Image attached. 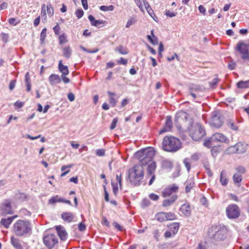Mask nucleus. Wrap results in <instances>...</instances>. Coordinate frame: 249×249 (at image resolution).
<instances>
[{"label":"nucleus","mask_w":249,"mask_h":249,"mask_svg":"<svg viewBox=\"0 0 249 249\" xmlns=\"http://www.w3.org/2000/svg\"><path fill=\"white\" fill-rule=\"evenodd\" d=\"M211 124L215 128H219L223 124L220 118L217 115L216 113L215 112H213L212 113Z\"/></svg>","instance_id":"2eb2a0df"},{"label":"nucleus","mask_w":249,"mask_h":249,"mask_svg":"<svg viewBox=\"0 0 249 249\" xmlns=\"http://www.w3.org/2000/svg\"><path fill=\"white\" fill-rule=\"evenodd\" d=\"M58 69L62 74L68 75L69 73L68 67L63 65L62 60H60L58 63Z\"/></svg>","instance_id":"393cba45"},{"label":"nucleus","mask_w":249,"mask_h":249,"mask_svg":"<svg viewBox=\"0 0 249 249\" xmlns=\"http://www.w3.org/2000/svg\"><path fill=\"white\" fill-rule=\"evenodd\" d=\"M55 230L60 238L62 240H65L67 238V233L64 228L60 225L55 227Z\"/></svg>","instance_id":"f3484780"},{"label":"nucleus","mask_w":249,"mask_h":249,"mask_svg":"<svg viewBox=\"0 0 249 249\" xmlns=\"http://www.w3.org/2000/svg\"><path fill=\"white\" fill-rule=\"evenodd\" d=\"M178 196L176 195H173L170 198L166 199L163 201L162 206L166 207L173 204L177 199Z\"/></svg>","instance_id":"4be33fe9"},{"label":"nucleus","mask_w":249,"mask_h":249,"mask_svg":"<svg viewBox=\"0 0 249 249\" xmlns=\"http://www.w3.org/2000/svg\"><path fill=\"white\" fill-rule=\"evenodd\" d=\"M109 102L112 106L114 107L116 105L117 100L113 97V96H110L109 98Z\"/></svg>","instance_id":"864d4df0"},{"label":"nucleus","mask_w":249,"mask_h":249,"mask_svg":"<svg viewBox=\"0 0 249 249\" xmlns=\"http://www.w3.org/2000/svg\"><path fill=\"white\" fill-rule=\"evenodd\" d=\"M46 9L47 10V14L49 17H51L53 15L54 10L51 4H47V5L46 6Z\"/></svg>","instance_id":"4c0bfd02"},{"label":"nucleus","mask_w":249,"mask_h":249,"mask_svg":"<svg viewBox=\"0 0 249 249\" xmlns=\"http://www.w3.org/2000/svg\"><path fill=\"white\" fill-rule=\"evenodd\" d=\"M236 172L233 176L234 182L236 183H240L242 179V175L245 172V169L244 167L240 166L236 169Z\"/></svg>","instance_id":"4468645a"},{"label":"nucleus","mask_w":249,"mask_h":249,"mask_svg":"<svg viewBox=\"0 0 249 249\" xmlns=\"http://www.w3.org/2000/svg\"><path fill=\"white\" fill-rule=\"evenodd\" d=\"M155 150L152 147H147L137 151L135 156L139 160L141 165L144 166L151 162L155 156Z\"/></svg>","instance_id":"7ed1b4c3"},{"label":"nucleus","mask_w":249,"mask_h":249,"mask_svg":"<svg viewBox=\"0 0 249 249\" xmlns=\"http://www.w3.org/2000/svg\"><path fill=\"white\" fill-rule=\"evenodd\" d=\"M165 15L169 17L172 18L176 16L177 15V12H171L169 10H166L165 13Z\"/></svg>","instance_id":"603ef678"},{"label":"nucleus","mask_w":249,"mask_h":249,"mask_svg":"<svg viewBox=\"0 0 249 249\" xmlns=\"http://www.w3.org/2000/svg\"><path fill=\"white\" fill-rule=\"evenodd\" d=\"M156 219L160 222H163L166 220V216L165 214V213L164 212H160L156 214Z\"/></svg>","instance_id":"2f4dec72"},{"label":"nucleus","mask_w":249,"mask_h":249,"mask_svg":"<svg viewBox=\"0 0 249 249\" xmlns=\"http://www.w3.org/2000/svg\"><path fill=\"white\" fill-rule=\"evenodd\" d=\"M156 169V163L155 161L148 163L147 168V175L155 174Z\"/></svg>","instance_id":"5701e85b"},{"label":"nucleus","mask_w":249,"mask_h":249,"mask_svg":"<svg viewBox=\"0 0 249 249\" xmlns=\"http://www.w3.org/2000/svg\"><path fill=\"white\" fill-rule=\"evenodd\" d=\"M59 43L61 45L67 43V39L66 36L64 34H63V35L60 36L59 37Z\"/></svg>","instance_id":"c03bdc74"},{"label":"nucleus","mask_w":249,"mask_h":249,"mask_svg":"<svg viewBox=\"0 0 249 249\" xmlns=\"http://www.w3.org/2000/svg\"><path fill=\"white\" fill-rule=\"evenodd\" d=\"M111 185L112 186L113 193L115 195H116V194L118 192V185H117V184H115L112 182L111 183Z\"/></svg>","instance_id":"680f3d73"},{"label":"nucleus","mask_w":249,"mask_h":249,"mask_svg":"<svg viewBox=\"0 0 249 249\" xmlns=\"http://www.w3.org/2000/svg\"><path fill=\"white\" fill-rule=\"evenodd\" d=\"M165 214L166 216V220H173L176 218V215L173 213H165Z\"/></svg>","instance_id":"79ce46f5"},{"label":"nucleus","mask_w":249,"mask_h":249,"mask_svg":"<svg viewBox=\"0 0 249 249\" xmlns=\"http://www.w3.org/2000/svg\"><path fill=\"white\" fill-rule=\"evenodd\" d=\"M247 148V145L246 143L238 142L234 146L229 147L227 149V152L229 153H237L241 154L245 152Z\"/></svg>","instance_id":"9d476101"},{"label":"nucleus","mask_w":249,"mask_h":249,"mask_svg":"<svg viewBox=\"0 0 249 249\" xmlns=\"http://www.w3.org/2000/svg\"><path fill=\"white\" fill-rule=\"evenodd\" d=\"M118 121V119L117 118H114L113 119V121L111 124L110 127V129H111V130L114 129L116 127Z\"/></svg>","instance_id":"8fccbe9b"},{"label":"nucleus","mask_w":249,"mask_h":249,"mask_svg":"<svg viewBox=\"0 0 249 249\" xmlns=\"http://www.w3.org/2000/svg\"><path fill=\"white\" fill-rule=\"evenodd\" d=\"M187 116L188 114L185 112L179 111L176 115L175 121L178 123H181L186 121Z\"/></svg>","instance_id":"6ab92c4d"},{"label":"nucleus","mask_w":249,"mask_h":249,"mask_svg":"<svg viewBox=\"0 0 249 249\" xmlns=\"http://www.w3.org/2000/svg\"><path fill=\"white\" fill-rule=\"evenodd\" d=\"M162 166L165 169H171L173 167L172 162L168 160H163L162 161Z\"/></svg>","instance_id":"c9c22d12"},{"label":"nucleus","mask_w":249,"mask_h":249,"mask_svg":"<svg viewBox=\"0 0 249 249\" xmlns=\"http://www.w3.org/2000/svg\"><path fill=\"white\" fill-rule=\"evenodd\" d=\"M226 229L224 226L220 225L212 226L208 231V235L211 239L220 241L225 238Z\"/></svg>","instance_id":"39448f33"},{"label":"nucleus","mask_w":249,"mask_h":249,"mask_svg":"<svg viewBox=\"0 0 249 249\" xmlns=\"http://www.w3.org/2000/svg\"><path fill=\"white\" fill-rule=\"evenodd\" d=\"M66 75H64V74H62L61 76V77L62 78V80H63V81L65 83V84H67V83H69L70 81L69 78H68V77H66Z\"/></svg>","instance_id":"0e129e2a"},{"label":"nucleus","mask_w":249,"mask_h":249,"mask_svg":"<svg viewBox=\"0 0 249 249\" xmlns=\"http://www.w3.org/2000/svg\"><path fill=\"white\" fill-rule=\"evenodd\" d=\"M189 135L193 140L197 141L204 136L205 131L200 124L196 123L190 128Z\"/></svg>","instance_id":"423d86ee"},{"label":"nucleus","mask_w":249,"mask_h":249,"mask_svg":"<svg viewBox=\"0 0 249 249\" xmlns=\"http://www.w3.org/2000/svg\"><path fill=\"white\" fill-rule=\"evenodd\" d=\"M228 125L231 128L234 130H236L238 128L237 126L231 121L229 122Z\"/></svg>","instance_id":"13d9d810"},{"label":"nucleus","mask_w":249,"mask_h":249,"mask_svg":"<svg viewBox=\"0 0 249 249\" xmlns=\"http://www.w3.org/2000/svg\"><path fill=\"white\" fill-rule=\"evenodd\" d=\"M96 154L98 156L102 157L104 156L105 154V151L104 149H97L96 151Z\"/></svg>","instance_id":"5fc2aeb1"},{"label":"nucleus","mask_w":249,"mask_h":249,"mask_svg":"<svg viewBox=\"0 0 249 249\" xmlns=\"http://www.w3.org/2000/svg\"><path fill=\"white\" fill-rule=\"evenodd\" d=\"M149 198L152 200H157L159 199V196L157 195L152 193L149 196Z\"/></svg>","instance_id":"4d7b16f0"},{"label":"nucleus","mask_w":249,"mask_h":249,"mask_svg":"<svg viewBox=\"0 0 249 249\" xmlns=\"http://www.w3.org/2000/svg\"><path fill=\"white\" fill-rule=\"evenodd\" d=\"M179 224L178 223H174L171 225V229L173 230V234L175 235L178 232Z\"/></svg>","instance_id":"ea45409f"},{"label":"nucleus","mask_w":249,"mask_h":249,"mask_svg":"<svg viewBox=\"0 0 249 249\" xmlns=\"http://www.w3.org/2000/svg\"><path fill=\"white\" fill-rule=\"evenodd\" d=\"M136 22L137 19H136V18L134 17H132L128 19L125 25V27L127 28H129L131 25L135 24Z\"/></svg>","instance_id":"f704fd0d"},{"label":"nucleus","mask_w":249,"mask_h":249,"mask_svg":"<svg viewBox=\"0 0 249 249\" xmlns=\"http://www.w3.org/2000/svg\"><path fill=\"white\" fill-rule=\"evenodd\" d=\"M68 98L71 102H72L75 99L74 95L72 93H69L68 94Z\"/></svg>","instance_id":"774afa93"},{"label":"nucleus","mask_w":249,"mask_h":249,"mask_svg":"<svg viewBox=\"0 0 249 249\" xmlns=\"http://www.w3.org/2000/svg\"><path fill=\"white\" fill-rule=\"evenodd\" d=\"M220 181L223 186H226L228 184V180L226 176L225 171L224 170L220 173Z\"/></svg>","instance_id":"c85d7f7f"},{"label":"nucleus","mask_w":249,"mask_h":249,"mask_svg":"<svg viewBox=\"0 0 249 249\" xmlns=\"http://www.w3.org/2000/svg\"><path fill=\"white\" fill-rule=\"evenodd\" d=\"M14 233L19 237L27 236L32 233V225L28 220H19L14 225Z\"/></svg>","instance_id":"f03ea898"},{"label":"nucleus","mask_w":249,"mask_h":249,"mask_svg":"<svg viewBox=\"0 0 249 249\" xmlns=\"http://www.w3.org/2000/svg\"><path fill=\"white\" fill-rule=\"evenodd\" d=\"M14 219V216L9 217L8 218H2L0 220V224L5 228H8Z\"/></svg>","instance_id":"b1692460"},{"label":"nucleus","mask_w":249,"mask_h":249,"mask_svg":"<svg viewBox=\"0 0 249 249\" xmlns=\"http://www.w3.org/2000/svg\"><path fill=\"white\" fill-rule=\"evenodd\" d=\"M81 2L83 5V7L85 10H87L88 9V5L87 0H81Z\"/></svg>","instance_id":"338daca9"},{"label":"nucleus","mask_w":249,"mask_h":249,"mask_svg":"<svg viewBox=\"0 0 249 249\" xmlns=\"http://www.w3.org/2000/svg\"><path fill=\"white\" fill-rule=\"evenodd\" d=\"M46 5L43 4L41 6V16L42 18L44 20H46L47 19V13H46Z\"/></svg>","instance_id":"e433bc0d"},{"label":"nucleus","mask_w":249,"mask_h":249,"mask_svg":"<svg viewBox=\"0 0 249 249\" xmlns=\"http://www.w3.org/2000/svg\"><path fill=\"white\" fill-rule=\"evenodd\" d=\"M198 9L200 13L203 15L206 14V9L203 5H199Z\"/></svg>","instance_id":"e2e57ef3"},{"label":"nucleus","mask_w":249,"mask_h":249,"mask_svg":"<svg viewBox=\"0 0 249 249\" xmlns=\"http://www.w3.org/2000/svg\"><path fill=\"white\" fill-rule=\"evenodd\" d=\"M46 31L47 29L46 28H44L42 30L41 34H40V39L41 42V43H43L44 42V41L45 39L46 36Z\"/></svg>","instance_id":"37998d69"},{"label":"nucleus","mask_w":249,"mask_h":249,"mask_svg":"<svg viewBox=\"0 0 249 249\" xmlns=\"http://www.w3.org/2000/svg\"><path fill=\"white\" fill-rule=\"evenodd\" d=\"M17 197L21 201H24L26 198L27 196L24 193H19L18 194H17Z\"/></svg>","instance_id":"09e8293b"},{"label":"nucleus","mask_w":249,"mask_h":249,"mask_svg":"<svg viewBox=\"0 0 249 249\" xmlns=\"http://www.w3.org/2000/svg\"><path fill=\"white\" fill-rule=\"evenodd\" d=\"M99 8L101 11H112L114 10V7L112 5H110L109 6L102 5Z\"/></svg>","instance_id":"58836bf2"},{"label":"nucleus","mask_w":249,"mask_h":249,"mask_svg":"<svg viewBox=\"0 0 249 249\" xmlns=\"http://www.w3.org/2000/svg\"><path fill=\"white\" fill-rule=\"evenodd\" d=\"M183 163L186 167L187 171L189 172L191 169L190 159L188 158L184 159Z\"/></svg>","instance_id":"a18cd8bd"},{"label":"nucleus","mask_w":249,"mask_h":249,"mask_svg":"<svg viewBox=\"0 0 249 249\" xmlns=\"http://www.w3.org/2000/svg\"><path fill=\"white\" fill-rule=\"evenodd\" d=\"M43 241L48 248L51 249L57 243L58 240L55 235L51 234L45 236L43 238Z\"/></svg>","instance_id":"9b49d317"},{"label":"nucleus","mask_w":249,"mask_h":249,"mask_svg":"<svg viewBox=\"0 0 249 249\" xmlns=\"http://www.w3.org/2000/svg\"><path fill=\"white\" fill-rule=\"evenodd\" d=\"M236 50L241 54L243 60L249 61V43L239 41L236 46Z\"/></svg>","instance_id":"6e6552de"},{"label":"nucleus","mask_w":249,"mask_h":249,"mask_svg":"<svg viewBox=\"0 0 249 249\" xmlns=\"http://www.w3.org/2000/svg\"><path fill=\"white\" fill-rule=\"evenodd\" d=\"M11 243L16 249H23L21 244V241L18 238L12 236L11 237Z\"/></svg>","instance_id":"aec40b11"},{"label":"nucleus","mask_w":249,"mask_h":249,"mask_svg":"<svg viewBox=\"0 0 249 249\" xmlns=\"http://www.w3.org/2000/svg\"><path fill=\"white\" fill-rule=\"evenodd\" d=\"M226 213L229 218L234 219L237 218L240 215L239 208L235 204L230 205L226 208Z\"/></svg>","instance_id":"1a4fd4ad"},{"label":"nucleus","mask_w":249,"mask_h":249,"mask_svg":"<svg viewBox=\"0 0 249 249\" xmlns=\"http://www.w3.org/2000/svg\"><path fill=\"white\" fill-rule=\"evenodd\" d=\"M24 103L20 101H17L14 104V106L17 108H20L23 107Z\"/></svg>","instance_id":"bf43d9fd"},{"label":"nucleus","mask_w":249,"mask_h":249,"mask_svg":"<svg viewBox=\"0 0 249 249\" xmlns=\"http://www.w3.org/2000/svg\"><path fill=\"white\" fill-rule=\"evenodd\" d=\"M75 15H76L77 18L78 19H79L83 17V16L84 15V12L82 9L77 10L75 12Z\"/></svg>","instance_id":"3c124183"},{"label":"nucleus","mask_w":249,"mask_h":249,"mask_svg":"<svg viewBox=\"0 0 249 249\" xmlns=\"http://www.w3.org/2000/svg\"><path fill=\"white\" fill-rule=\"evenodd\" d=\"M178 190V187L175 184H173L163 189L162 191V195L164 197H166L177 193Z\"/></svg>","instance_id":"ddd939ff"},{"label":"nucleus","mask_w":249,"mask_h":249,"mask_svg":"<svg viewBox=\"0 0 249 249\" xmlns=\"http://www.w3.org/2000/svg\"><path fill=\"white\" fill-rule=\"evenodd\" d=\"M64 56L68 58L71 56L72 51L70 46H66L62 49Z\"/></svg>","instance_id":"7c9ffc66"},{"label":"nucleus","mask_w":249,"mask_h":249,"mask_svg":"<svg viewBox=\"0 0 249 249\" xmlns=\"http://www.w3.org/2000/svg\"><path fill=\"white\" fill-rule=\"evenodd\" d=\"M179 210L180 212L187 216H189L191 214V209L189 203H185L182 204Z\"/></svg>","instance_id":"a211bd4d"},{"label":"nucleus","mask_w":249,"mask_h":249,"mask_svg":"<svg viewBox=\"0 0 249 249\" xmlns=\"http://www.w3.org/2000/svg\"><path fill=\"white\" fill-rule=\"evenodd\" d=\"M151 36H147V38L148 40L154 45H157L158 42V38L154 34V30L151 31Z\"/></svg>","instance_id":"bb28decb"},{"label":"nucleus","mask_w":249,"mask_h":249,"mask_svg":"<svg viewBox=\"0 0 249 249\" xmlns=\"http://www.w3.org/2000/svg\"><path fill=\"white\" fill-rule=\"evenodd\" d=\"M16 81V80H12L10 81L9 84V89L12 90L15 87Z\"/></svg>","instance_id":"052dcab7"},{"label":"nucleus","mask_w":249,"mask_h":249,"mask_svg":"<svg viewBox=\"0 0 249 249\" xmlns=\"http://www.w3.org/2000/svg\"><path fill=\"white\" fill-rule=\"evenodd\" d=\"M150 205V201L147 199H143L141 203V206L143 208L148 207Z\"/></svg>","instance_id":"de8ad7c7"},{"label":"nucleus","mask_w":249,"mask_h":249,"mask_svg":"<svg viewBox=\"0 0 249 249\" xmlns=\"http://www.w3.org/2000/svg\"><path fill=\"white\" fill-rule=\"evenodd\" d=\"M162 146L166 151L176 152L181 148V142L175 137L166 136L163 139Z\"/></svg>","instance_id":"20e7f679"},{"label":"nucleus","mask_w":249,"mask_h":249,"mask_svg":"<svg viewBox=\"0 0 249 249\" xmlns=\"http://www.w3.org/2000/svg\"><path fill=\"white\" fill-rule=\"evenodd\" d=\"M88 18L90 21L91 24L94 26H98L99 24H103L104 23L103 20H96L95 18L92 15H89Z\"/></svg>","instance_id":"cd10ccee"},{"label":"nucleus","mask_w":249,"mask_h":249,"mask_svg":"<svg viewBox=\"0 0 249 249\" xmlns=\"http://www.w3.org/2000/svg\"><path fill=\"white\" fill-rule=\"evenodd\" d=\"M116 50L118 51V52L122 54H126L128 53V51L127 50L124 48L123 46H119L117 49Z\"/></svg>","instance_id":"a19ab883"},{"label":"nucleus","mask_w":249,"mask_h":249,"mask_svg":"<svg viewBox=\"0 0 249 249\" xmlns=\"http://www.w3.org/2000/svg\"><path fill=\"white\" fill-rule=\"evenodd\" d=\"M61 217L64 220L68 222H71L73 219V215L72 213L70 212L62 213Z\"/></svg>","instance_id":"a878e982"},{"label":"nucleus","mask_w":249,"mask_h":249,"mask_svg":"<svg viewBox=\"0 0 249 249\" xmlns=\"http://www.w3.org/2000/svg\"><path fill=\"white\" fill-rule=\"evenodd\" d=\"M113 226L119 231L124 230V227L119 224L117 222H114L113 223Z\"/></svg>","instance_id":"6e6d98bb"},{"label":"nucleus","mask_w":249,"mask_h":249,"mask_svg":"<svg viewBox=\"0 0 249 249\" xmlns=\"http://www.w3.org/2000/svg\"><path fill=\"white\" fill-rule=\"evenodd\" d=\"M185 191L186 193L189 192L194 186V181L192 178L188 179L186 182Z\"/></svg>","instance_id":"c756f323"},{"label":"nucleus","mask_w":249,"mask_h":249,"mask_svg":"<svg viewBox=\"0 0 249 249\" xmlns=\"http://www.w3.org/2000/svg\"><path fill=\"white\" fill-rule=\"evenodd\" d=\"M63 201V198L59 197L58 196H56L53 197H52L49 200L50 204H54L56 202H62Z\"/></svg>","instance_id":"72a5a7b5"},{"label":"nucleus","mask_w":249,"mask_h":249,"mask_svg":"<svg viewBox=\"0 0 249 249\" xmlns=\"http://www.w3.org/2000/svg\"><path fill=\"white\" fill-rule=\"evenodd\" d=\"M78 229L81 231H85L86 230V225L82 223H80L78 225Z\"/></svg>","instance_id":"69168bd1"},{"label":"nucleus","mask_w":249,"mask_h":249,"mask_svg":"<svg viewBox=\"0 0 249 249\" xmlns=\"http://www.w3.org/2000/svg\"><path fill=\"white\" fill-rule=\"evenodd\" d=\"M12 213L11 204L9 200H6L0 205V213L1 215H5Z\"/></svg>","instance_id":"f8f14e48"},{"label":"nucleus","mask_w":249,"mask_h":249,"mask_svg":"<svg viewBox=\"0 0 249 249\" xmlns=\"http://www.w3.org/2000/svg\"><path fill=\"white\" fill-rule=\"evenodd\" d=\"M49 81L52 86L60 83L61 79L58 74H52L49 77Z\"/></svg>","instance_id":"412c9836"},{"label":"nucleus","mask_w":249,"mask_h":249,"mask_svg":"<svg viewBox=\"0 0 249 249\" xmlns=\"http://www.w3.org/2000/svg\"><path fill=\"white\" fill-rule=\"evenodd\" d=\"M229 140L223 134L219 133H214L212 137L208 140H205L204 145L210 148L215 143L221 142L228 143Z\"/></svg>","instance_id":"0eeeda50"},{"label":"nucleus","mask_w":249,"mask_h":249,"mask_svg":"<svg viewBox=\"0 0 249 249\" xmlns=\"http://www.w3.org/2000/svg\"><path fill=\"white\" fill-rule=\"evenodd\" d=\"M237 87L239 89H246L249 88V80L243 81H241L237 83Z\"/></svg>","instance_id":"473e14b6"},{"label":"nucleus","mask_w":249,"mask_h":249,"mask_svg":"<svg viewBox=\"0 0 249 249\" xmlns=\"http://www.w3.org/2000/svg\"><path fill=\"white\" fill-rule=\"evenodd\" d=\"M172 122L170 116H167L165 125L160 131L159 134H161L164 132L170 131L172 128Z\"/></svg>","instance_id":"dca6fc26"},{"label":"nucleus","mask_w":249,"mask_h":249,"mask_svg":"<svg viewBox=\"0 0 249 249\" xmlns=\"http://www.w3.org/2000/svg\"><path fill=\"white\" fill-rule=\"evenodd\" d=\"M144 177V168L142 165H136L128 171V178L131 183L138 186L142 183Z\"/></svg>","instance_id":"f257e3e1"},{"label":"nucleus","mask_w":249,"mask_h":249,"mask_svg":"<svg viewBox=\"0 0 249 249\" xmlns=\"http://www.w3.org/2000/svg\"><path fill=\"white\" fill-rule=\"evenodd\" d=\"M219 79L216 77L212 80L211 82L209 83L210 86L212 88H214L217 83L219 82Z\"/></svg>","instance_id":"49530a36"}]
</instances>
